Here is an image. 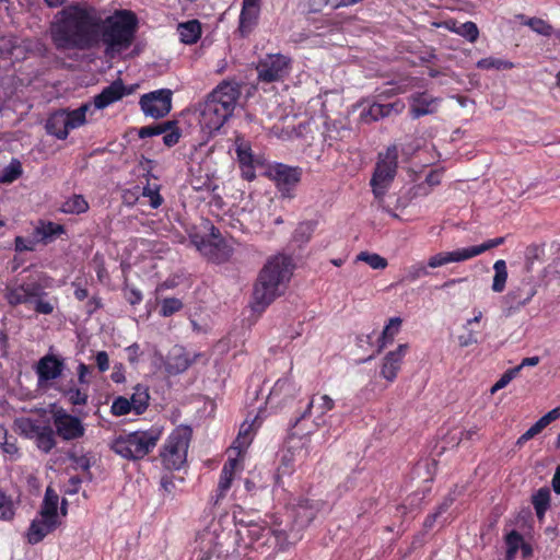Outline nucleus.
<instances>
[{
	"mask_svg": "<svg viewBox=\"0 0 560 560\" xmlns=\"http://www.w3.org/2000/svg\"><path fill=\"white\" fill-rule=\"evenodd\" d=\"M51 25V39L59 50H90L98 47L101 15L91 5L71 4L59 12Z\"/></svg>",
	"mask_w": 560,
	"mask_h": 560,
	"instance_id": "1",
	"label": "nucleus"
},
{
	"mask_svg": "<svg viewBox=\"0 0 560 560\" xmlns=\"http://www.w3.org/2000/svg\"><path fill=\"white\" fill-rule=\"evenodd\" d=\"M291 258L276 255L267 260L260 270L253 291V310L264 312L284 291V283L290 280Z\"/></svg>",
	"mask_w": 560,
	"mask_h": 560,
	"instance_id": "2",
	"label": "nucleus"
},
{
	"mask_svg": "<svg viewBox=\"0 0 560 560\" xmlns=\"http://www.w3.org/2000/svg\"><path fill=\"white\" fill-rule=\"evenodd\" d=\"M97 34L100 44L105 45V51H121L128 49L138 31V18L130 10H118L106 19L101 18Z\"/></svg>",
	"mask_w": 560,
	"mask_h": 560,
	"instance_id": "3",
	"label": "nucleus"
},
{
	"mask_svg": "<svg viewBox=\"0 0 560 560\" xmlns=\"http://www.w3.org/2000/svg\"><path fill=\"white\" fill-rule=\"evenodd\" d=\"M4 300L11 307L25 305L37 315H51L58 307L57 296H50L37 279L27 278L21 283L7 285Z\"/></svg>",
	"mask_w": 560,
	"mask_h": 560,
	"instance_id": "4",
	"label": "nucleus"
},
{
	"mask_svg": "<svg viewBox=\"0 0 560 560\" xmlns=\"http://www.w3.org/2000/svg\"><path fill=\"white\" fill-rule=\"evenodd\" d=\"M314 400L306 405L305 410L295 418L291 424L288 436V450L282 455L280 465L277 468L276 482H280L282 476H290L295 470V462H306L310 456L311 434L313 430L302 428L306 413L313 407Z\"/></svg>",
	"mask_w": 560,
	"mask_h": 560,
	"instance_id": "5",
	"label": "nucleus"
},
{
	"mask_svg": "<svg viewBox=\"0 0 560 560\" xmlns=\"http://www.w3.org/2000/svg\"><path fill=\"white\" fill-rule=\"evenodd\" d=\"M161 427L152 425L149 430H137L116 436L110 448L128 460H140L150 454L162 436Z\"/></svg>",
	"mask_w": 560,
	"mask_h": 560,
	"instance_id": "6",
	"label": "nucleus"
},
{
	"mask_svg": "<svg viewBox=\"0 0 560 560\" xmlns=\"http://www.w3.org/2000/svg\"><path fill=\"white\" fill-rule=\"evenodd\" d=\"M191 435L192 430L188 425H179L171 432L160 452L165 469L178 470L186 463Z\"/></svg>",
	"mask_w": 560,
	"mask_h": 560,
	"instance_id": "7",
	"label": "nucleus"
},
{
	"mask_svg": "<svg viewBox=\"0 0 560 560\" xmlns=\"http://www.w3.org/2000/svg\"><path fill=\"white\" fill-rule=\"evenodd\" d=\"M89 109L90 104H82L75 109L60 108L52 112L45 124L47 133L58 140H66L70 130L86 124V113Z\"/></svg>",
	"mask_w": 560,
	"mask_h": 560,
	"instance_id": "8",
	"label": "nucleus"
},
{
	"mask_svg": "<svg viewBox=\"0 0 560 560\" xmlns=\"http://www.w3.org/2000/svg\"><path fill=\"white\" fill-rule=\"evenodd\" d=\"M398 167V149L390 145L385 153L378 154L374 173L371 178L372 191L376 198H382L393 183Z\"/></svg>",
	"mask_w": 560,
	"mask_h": 560,
	"instance_id": "9",
	"label": "nucleus"
},
{
	"mask_svg": "<svg viewBox=\"0 0 560 560\" xmlns=\"http://www.w3.org/2000/svg\"><path fill=\"white\" fill-rule=\"evenodd\" d=\"M505 242V237L500 236L488 240L480 245H475L466 248H458L453 252H440L431 256L428 260V267L438 268L450 262L465 261L474 258L482 253L490 250L494 247L502 245Z\"/></svg>",
	"mask_w": 560,
	"mask_h": 560,
	"instance_id": "10",
	"label": "nucleus"
},
{
	"mask_svg": "<svg viewBox=\"0 0 560 560\" xmlns=\"http://www.w3.org/2000/svg\"><path fill=\"white\" fill-rule=\"evenodd\" d=\"M303 171L299 166H290L283 163H275L269 165L265 172V176L271 179L281 196L284 198H293L294 190L302 179Z\"/></svg>",
	"mask_w": 560,
	"mask_h": 560,
	"instance_id": "11",
	"label": "nucleus"
},
{
	"mask_svg": "<svg viewBox=\"0 0 560 560\" xmlns=\"http://www.w3.org/2000/svg\"><path fill=\"white\" fill-rule=\"evenodd\" d=\"M291 68V59L288 56L267 54L259 59L256 71L260 82L272 83L283 81L290 74Z\"/></svg>",
	"mask_w": 560,
	"mask_h": 560,
	"instance_id": "12",
	"label": "nucleus"
},
{
	"mask_svg": "<svg viewBox=\"0 0 560 560\" xmlns=\"http://www.w3.org/2000/svg\"><path fill=\"white\" fill-rule=\"evenodd\" d=\"M241 88L235 80H223L208 94L207 98L213 101L224 112V116L231 117L241 96Z\"/></svg>",
	"mask_w": 560,
	"mask_h": 560,
	"instance_id": "13",
	"label": "nucleus"
},
{
	"mask_svg": "<svg viewBox=\"0 0 560 560\" xmlns=\"http://www.w3.org/2000/svg\"><path fill=\"white\" fill-rule=\"evenodd\" d=\"M241 88L235 80H223L208 94L207 98L213 101L224 112V116L231 117L241 96Z\"/></svg>",
	"mask_w": 560,
	"mask_h": 560,
	"instance_id": "14",
	"label": "nucleus"
},
{
	"mask_svg": "<svg viewBox=\"0 0 560 560\" xmlns=\"http://www.w3.org/2000/svg\"><path fill=\"white\" fill-rule=\"evenodd\" d=\"M172 91L156 90L140 97L139 105L145 116L159 119L165 117L172 109Z\"/></svg>",
	"mask_w": 560,
	"mask_h": 560,
	"instance_id": "15",
	"label": "nucleus"
},
{
	"mask_svg": "<svg viewBox=\"0 0 560 560\" xmlns=\"http://www.w3.org/2000/svg\"><path fill=\"white\" fill-rule=\"evenodd\" d=\"M52 423L56 429V434L65 441L78 440L85 433L82 421L78 417L68 413L62 408L52 412Z\"/></svg>",
	"mask_w": 560,
	"mask_h": 560,
	"instance_id": "16",
	"label": "nucleus"
},
{
	"mask_svg": "<svg viewBox=\"0 0 560 560\" xmlns=\"http://www.w3.org/2000/svg\"><path fill=\"white\" fill-rule=\"evenodd\" d=\"M537 294V285L530 280H523L520 285L512 288L503 296V306L508 314L518 312Z\"/></svg>",
	"mask_w": 560,
	"mask_h": 560,
	"instance_id": "17",
	"label": "nucleus"
},
{
	"mask_svg": "<svg viewBox=\"0 0 560 560\" xmlns=\"http://www.w3.org/2000/svg\"><path fill=\"white\" fill-rule=\"evenodd\" d=\"M365 102L369 103V106L363 108L360 113V120L364 124H371L392 115H398L405 108V103L401 100H396L390 103H382L374 98L371 103L369 100Z\"/></svg>",
	"mask_w": 560,
	"mask_h": 560,
	"instance_id": "18",
	"label": "nucleus"
},
{
	"mask_svg": "<svg viewBox=\"0 0 560 560\" xmlns=\"http://www.w3.org/2000/svg\"><path fill=\"white\" fill-rule=\"evenodd\" d=\"M241 468L242 466L238 457H229L228 460L224 463L220 474L217 490L214 494L211 495L210 499V503L213 506L218 505L220 501L225 498L228 491L231 489L236 472L241 470Z\"/></svg>",
	"mask_w": 560,
	"mask_h": 560,
	"instance_id": "19",
	"label": "nucleus"
},
{
	"mask_svg": "<svg viewBox=\"0 0 560 560\" xmlns=\"http://www.w3.org/2000/svg\"><path fill=\"white\" fill-rule=\"evenodd\" d=\"M235 152L242 178L247 182H253L256 178V167L261 165L260 160L253 154L250 144L244 140H236Z\"/></svg>",
	"mask_w": 560,
	"mask_h": 560,
	"instance_id": "20",
	"label": "nucleus"
},
{
	"mask_svg": "<svg viewBox=\"0 0 560 560\" xmlns=\"http://www.w3.org/2000/svg\"><path fill=\"white\" fill-rule=\"evenodd\" d=\"M314 400L313 407L311 408L310 412L306 413L305 419L303 421L302 428L304 430H315L319 427L320 422L318 421L322 419L328 411L332 410L335 408V401L334 399L324 394L317 397V395H314L307 405Z\"/></svg>",
	"mask_w": 560,
	"mask_h": 560,
	"instance_id": "21",
	"label": "nucleus"
},
{
	"mask_svg": "<svg viewBox=\"0 0 560 560\" xmlns=\"http://www.w3.org/2000/svg\"><path fill=\"white\" fill-rule=\"evenodd\" d=\"M65 360L55 354L44 355L36 364V374L40 384L57 380L62 375Z\"/></svg>",
	"mask_w": 560,
	"mask_h": 560,
	"instance_id": "22",
	"label": "nucleus"
},
{
	"mask_svg": "<svg viewBox=\"0 0 560 560\" xmlns=\"http://www.w3.org/2000/svg\"><path fill=\"white\" fill-rule=\"evenodd\" d=\"M229 118L213 101L206 98L200 112V122L203 128L209 132L218 131Z\"/></svg>",
	"mask_w": 560,
	"mask_h": 560,
	"instance_id": "23",
	"label": "nucleus"
},
{
	"mask_svg": "<svg viewBox=\"0 0 560 560\" xmlns=\"http://www.w3.org/2000/svg\"><path fill=\"white\" fill-rule=\"evenodd\" d=\"M130 91L126 88L121 79L113 81L105 86L101 93L94 96V106L97 109H104L109 105L120 101Z\"/></svg>",
	"mask_w": 560,
	"mask_h": 560,
	"instance_id": "24",
	"label": "nucleus"
},
{
	"mask_svg": "<svg viewBox=\"0 0 560 560\" xmlns=\"http://www.w3.org/2000/svg\"><path fill=\"white\" fill-rule=\"evenodd\" d=\"M407 350L408 345L402 343L385 355L381 366V375L388 382H394L396 380Z\"/></svg>",
	"mask_w": 560,
	"mask_h": 560,
	"instance_id": "25",
	"label": "nucleus"
},
{
	"mask_svg": "<svg viewBox=\"0 0 560 560\" xmlns=\"http://www.w3.org/2000/svg\"><path fill=\"white\" fill-rule=\"evenodd\" d=\"M62 234H66L65 225L52 221L39 220L33 230L32 236L36 240L37 244L48 245Z\"/></svg>",
	"mask_w": 560,
	"mask_h": 560,
	"instance_id": "26",
	"label": "nucleus"
},
{
	"mask_svg": "<svg viewBox=\"0 0 560 560\" xmlns=\"http://www.w3.org/2000/svg\"><path fill=\"white\" fill-rule=\"evenodd\" d=\"M58 524V518L49 516H40V520H34L27 530V541L31 545L40 542L57 528Z\"/></svg>",
	"mask_w": 560,
	"mask_h": 560,
	"instance_id": "27",
	"label": "nucleus"
},
{
	"mask_svg": "<svg viewBox=\"0 0 560 560\" xmlns=\"http://www.w3.org/2000/svg\"><path fill=\"white\" fill-rule=\"evenodd\" d=\"M192 362L194 360L189 358L184 348L175 347L167 355L165 370L171 375H177L188 370Z\"/></svg>",
	"mask_w": 560,
	"mask_h": 560,
	"instance_id": "28",
	"label": "nucleus"
},
{
	"mask_svg": "<svg viewBox=\"0 0 560 560\" xmlns=\"http://www.w3.org/2000/svg\"><path fill=\"white\" fill-rule=\"evenodd\" d=\"M260 10L242 8L238 16V26L236 32L241 37H248L257 27Z\"/></svg>",
	"mask_w": 560,
	"mask_h": 560,
	"instance_id": "29",
	"label": "nucleus"
},
{
	"mask_svg": "<svg viewBox=\"0 0 560 560\" xmlns=\"http://www.w3.org/2000/svg\"><path fill=\"white\" fill-rule=\"evenodd\" d=\"M435 98L428 93H416L411 96L410 115L413 119H418L424 115L432 114Z\"/></svg>",
	"mask_w": 560,
	"mask_h": 560,
	"instance_id": "30",
	"label": "nucleus"
},
{
	"mask_svg": "<svg viewBox=\"0 0 560 560\" xmlns=\"http://www.w3.org/2000/svg\"><path fill=\"white\" fill-rule=\"evenodd\" d=\"M61 395L71 406H86L89 401V392L86 387L78 386L73 380L68 385L60 388Z\"/></svg>",
	"mask_w": 560,
	"mask_h": 560,
	"instance_id": "31",
	"label": "nucleus"
},
{
	"mask_svg": "<svg viewBox=\"0 0 560 560\" xmlns=\"http://www.w3.org/2000/svg\"><path fill=\"white\" fill-rule=\"evenodd\" d=\"M177 32L182 43L186 45L196 44L201 37V23L198 20L179 23Z\"/></svg>",
	"mask_w": 560,
	"mask_h": 560,
	"instance_id": "32",
	"label": "nucleus"
},
{
	"mask_svg": "<svg viewBox=\"0 0 560 560\" xmlns=\"http://www.w3.org/2000/svg\"><path fill=\"white\" fill-rule=\"evenodd\" d=\"M129 401L132 402V411L137 416L142 415L148 409L150 402L148 386L143 384H137L133 387V394L131 395Z\"/></svg>",
	"mask_w": 560,
	"mask_h": 560,
	"instance_id": "33",
	"label": "nucleus"
},
{
	"mask_svg": "<svg viewBox=\"0 0 560 560\" xmlns=\"http://www.w3.org/2000/svg\"><path fill=\"white\" fill-rule=\"evenodd\" d=\"M402 320L400 317H392L387 325L384 327L377 346V353H380L387 345L394 341L395 336L399 332Z\"/></svg>",
	"mask_w": 560,
	"mask_h": 560,
	"instance_id": "34",
	"label": "nucleus"
},
{
	"mask_svg": "<svg viewBox=\"0 0 560 560\" xmlns=\"http://www.w3.org/2000/svg\"><path fill=\"white\" fill-rule=\"evenodd\" d=\"M550 498H551V493H550L549 488H547V487H542V488L538 489L532 495V504L535 509L536 516L539 521L544 520L545 514L550 506Z\"/></svg>",
	"mask_w": 560,
	"mask_h": 560,
	"instance_id": "35",
	"label": "nucleus"
},
{
	"mask_svg": "<svg viewBox=\"0 0 560 560\" xmlns=\"http://www.w3.org/2000/svg\"><path fill=\"white\" fill-rule=\"evenodd\" d=\"M58 502L59 495L57 492L51 487H47L39 515L58 518Z\"/></svg>",
	"mask_w": 560,
	"mask_h": 560,
	"instance_id": "36",
	"label": "nucleus"
},
{
	"mask_svg": "<svg viewBox=\"0 0 560 560\" xmlns=\"http://www.w3.org/2000/svg\"><path fill=\"white\" fill-rule=\"evenodd\" d=\"M493 270L494 276L491 289L493 292L501 293L504 291L508 280V268L505 260H497L493 265Z\"/></svg>",
	"mask_w": 560,
	"mask_h": 560,
	"instance_id": "37",
	"label": "nucleus"
},
{
	"mask_svg": "<svg viewBox=\"0 0 560 560\" xmlns=\"http://www.w3.org/2000/svg\"><path fill=\"white\" fill-rule=\"evenodd\" d=\"M476 67L480 70H511L515 67L514 62L497 57H486L477 61Z\"/></svg>",
	"mask_w": 560,
	"mask_h": 560,
	"instance_id": "38",
	"label": "nucleus"
},
{
	"mask_svg": "<svg viewBox=\"0 0 560 560\" xmlns=\"http://www.w3.org/2000/svg\"><path fill=\"white\" fill-rule=\"evenodd\" d=\"M253 440L252 424L243 423L240 432L232 444V450L237 452V457L247 450Z\"/></svg>",
	"mask_w": 560,
	"mask_h": 560,
	"instance_id": "39",
	"label": "nucleus"
},
{
	"mask_svg": "<svg viewBox=\"0 0 560 560\" xmlns=\"http://www.w3.org/2000/svg\"><path fill=\"white\" fill-rule=\"evenodd\" d=\"M60 210L68 214H81L89 210V203L82 195H73L62 203Z\"/></svg>",
	"mask_w": 560,
	"mask_h": 560,
	"instance_id": "40",
	"label": "nucleus"
},
{
	"mask_svg": "<svg viewBox=\"0 0 560 560\" xmlns=\"http://www.w3.org/2000/svg\"><path fill=\"white\" fill-rule=\"evenodd\" d=\"M36 445L44 453H49L56 446L55 432L51 427L44 425L36 436Z\"/></svg>",
	"mask_w": 560,
	"mask_h": 560,
	"instance_id": "41",
	"label": "nucleus"
},
{
	"mask_svg": "<svg viewBox=\"0 0 560 560\" xmlns=\"http://www.w3.org/2000/svg\"><path fill=\"white\" fill-rule=\"evenodd\" d=\"M453 25H454L453 27L448 26V28L452 32L463 36L468 42L475 43L478 39L479 30H478L476 23L468 21V22L460 24L459 26H456L455 22H453Z\"/></svg>",
	"mask_w": 560,
	"mask_h": 560,
	"instance_id": "42",
	"label": "nucleus"
},
{
	"mask_svg": "<svg viewBox=\"0 0 560 560\" xmlns=\"http://www.w3.org/2000/svg\"><path fill=\"white\" fill-rule=\"evenodd\" d=\"M175 126L174 120H167L155 125L141 127L138 131V136L141 139L163 135Z\"/></svg>",
	"mask_w": 560,
	"mask_h": 560,
	"instance_id": "43",
	"label": "nucleus"
},
{
	"mask_svg": "<svg viewBox=\"0 0 560 560\" xmlns=\"http://www.w3.org/2000/svg\"><path fill=\"white\" fill-rule=\"evenodd\" d=\"M22 175V164L18 159H12V161L2 168L0 173V182L1 183H13Z\"/></svg>",
	"mask_w": 560,
	"mask_h": 560,
	"instance_id": "44",
	"label": "nucleus"
},
{
	"mask_svg": "<svg viewBox=\"0 0 560 560\" xmlns=\"http://www.w3.org/2000/svg\"><path fill=\"white\" fill-rule=\"evenodd\" d=\"M524 25H527L535 33L549 37L553 33V27L547 21L540 18H528Z\"/></svg>",
	"mask_w": 560,
	"mask_h": 560,
	"instance_id": "45",
	"label": "nucleus"
},
{
	"mask_svg": "<svg viewBox=\"0 0 560 560\" xmlns=\"http://www.w3.org/2000/svg\"><path fill=\"white\" fill-rule=\"evenodd\" d=\"M357 260L366 262L371 268L380 270L387 267V260L378 254L361 252L357 256Z\"/></svg>",
	"mask_w": 560,
	"mask_h": 560,
	"instance_id": "46",
	"label": "nucleus"
},
{
	"mask_svg": "<svg viewBox=\"0 0 560 560\" xmlns=\"http://www.w3.org/2000/svg\"><path fill=\"white\" fill-rule=\"evenodd\" d=\"M15 515L12 499L0 490V520L11 521Z\"/></svg>",
	"mask_w": 560,
	"mask_h": 560,
	"instance_id": "47",
	"label": "nucleus"
},
{
	"mask_svg": "<svg viewBox=\"0 0 560 560\" xmlns=\"http://www.w3.org/2000/svg\"><path fill=\"white\" fill-rule=\"evenodd\" d=\"M132 411V402L124 396H117L110 406L112 415L121 417Z\"/></svg>",
	"mask_w": 560,
	"mask_h": 560,
	"instance_id": "48",
	"label": "nucleus"
},
{
	"mask_svg": "<svg viewBox=\"0 0 560 560\" xmlns=\"http://www.w3.org/2000/svg\"><path fill=\"white\" fill-rule=\"evenodd\" d=\"M505 544L508 558H512L524 544L523 536L517 530H511L505 537Z\"/></svg>",
	"mask_w": 560,
	"mask_h": 560,
	"instance_id": "49",
	"label": "nucleus"
},
{
	"mask_svg": "<svg viewBox=\"0 0 560 560\" xmlns=\"http://www.w3.org/2000/svg\"><path fill=\"white\" fill-rule=\"evenodd\" d=\"M142 196L148 198L149 205L153 209H158L163 203V197L160 195V187L158 185L148 184L142 189Z\"/></svg>",
	"mask_w": 560,
	"mask_h": 560,
	"instance_id": "50",
	"label": "nucleus"
},
{
	"mask_svg": "<svg viewBox=\"0 0 560 560\" xmlns=\"http://www.w3.org/2000/svg\"><path fill=\"white\" fill-rule=\"evenodd\" d=\"M183 308V303L176 298H166L161 303L160 314L163 317H170Z\"/></svg>",
	"mask_w": 560,
	"mask_h": 560,
	"instance_id": "51",
	"label": "nucleus"
},
{
	"mask_svg": "<svg viewBox=\"0 0 560 560\" xmlns=\"http://www.w3.org/2000/svg\"><path fill=\"white\" fill-rule=\"evenodd\" d=\"M453 503V499H445L436 509V511L434 513H431L429 515H427V517L424 518V522H423V527L425 530H430L433 528L438 517L443 514L444 512H446L448 510V508L452 505Z\"/></svg>",
	"mask_w": 560,
	"mask_h": 560,
	"instance_id": "52",
	"label": "nucleus"
},
{
	"mask_svg": "<svg viewBox=\"0 0 560 560\" xmlns=\"http://www.w3.org/2000/svg\"><path fill=\"white\" fill-rule=\"evenodd\" d=\"M545 424L539 419L536 421L526 432H524L516 441V446L522 447L527 441L535 438L537 434H539L544 429Z\"/></svg>",
	"mask_w": 560,
	"mask_h": 560,
	"instance_id": "53",
	"label": "nucleus"
},
{
	"mask_svg": "<svg viewBox=\"0 0 560 560\" xmlns=\"http://www.w3.org/2000/svg\"><path fill=\"white\" fill-rule=\"evenodd\" d=\"M520 371L521 366H515L504 372L502 376L497 381V383L492 386L491 392L494 393L499 389L504 388L520 373Z\"/></svg>",
	"mask_w": 560,
	"mask_h": 560,
	"instance_id": "54",
	"label": "nucleus"
},
{
	"mask_svg": "<svg viewBox=\"0 0 560 560\" xmlns=\"http://www.w3.org/2000/svg\"><path fill=\"white\" fill-rule=\"evenodd\" d=\"M93 371L91 365L80 362L77 368L78 383L80 386L89 387L91 384L90 375Z\"/></svg>",
	"mask_w": 560,
	"mask_h": 560,
	"instance_id": "55",
	"label": "nucleus"
},
{
	"mask_svg": "<svg viewBox=\"0 0 560 560\" xmlns=\"http://www.w3.org/2000/svg\"><path fill=\"white\" fill-rule=\"evenodd\" d=\"M37 245L36 240L32 236V240H27L23 236H16L14 240V249L16 252H33Z\"/></svg>",
	"mask_w": 560,
	"mask_h": 560,
	"instance_id": "56",
	"label": "nucleus"
},
{
	"mask_svg": "<svg viewBox=\"0 0 560 560\" xmlns=\"http://www.w3.org/2000/svg\"><path fill=\"white\" fill-rule=\"evenodd\" d=\"M427 275L428 270L425 266H423L422 264H416L408 268L406 279L412 282Z\"/></svg>",
	"mask_w": 560,
	"mask_h": 560,
	"instance_id": "57",
	"label": "nucleus"
},
{
	"mask_svg": "<svg viewBox=\"0 0 560 560\" xmlns=\"http://www.w3.org/2000/svg\"><path fill=\"white\" fill-rule=\"evenodd\" d=\"M110 380L115 384H122L126 382V370L121 362H117L113 366V371L110 374Z\"/></svg>",
	"mask_w": 560,
	"mask_h": 560,
	"instance_id": "58",
	"label": "nucleus"
},
{
	"mask_svg": "<svg viewBox=\"0 0 560 560\" xmlns=\"http://www.w3.org/2000/svg\"><path fill=\"white\" fill-rule=\"evenodd\" d=\"M175 125H177L176 121H175ZM163 135H164L163 142L167 147L175 145L179 141V138H180V132H179L177 126H174L172 129H168V131L164 132Z\"/></svg>",
	"mask_w": 560,
	"mask_h": 560,
	"instance_id": "59",
	"label": "nucleus"
},
{
	"mask_svg": "<svg viewBox=\"0 0 560 560\" xmlns=\"http://www.w3.org/2000/svg\"><path fill=\"white\" fill-rule=\"evenodd\" d=\"M96 368L101 373L106 372L109 369V357L104 350L96 352L95 354Z\"/></svg>",
	"mask_w": 560,
	"mask_h": 560,
	"instance_id": "60",
	"label": "nucleus"
},
{
	"mask_svg": "<svg viewBox=\"0 0 560 560\" xmlns=\"http://www.w3.org/2000/svg\"><path fill=\"white\" fill-rule=\"evenodd\" d=\"M478 342V332L474 330H468L467 334L460 335L458 337V343L460 347L465 348Z\"/></svg>",
	"mask_w": 560,
	"mask_h": 560,
	"instance_id": "61",
	"label": "nucleus"
},
{
	"mask_svg": "<svg viewBox=\"0 0 560 560\" xmlns=\"http://www.w3.org/2000/svg\"><path fill=\"white\" fill-rule=\"evenodd\" d=\"M1 447L4 453L10 454V455H14L19 452V447L16 445V439L13 436H8L1 444Z\"/></svg>",
	"mask_w": 560,
	"mask_h": 560,
	"instance_id": "62",
	"label": "nucleus"
},
{
	"mask_svg": "<svg viewBox=\"0 0 560 560\" xmlns=\"http://www.w3.org/2000/svg\"><path fill=\"white\" fill-rule=\"evenodd\" d=\"M398 91L395 88H388L382 91H378L373 97L382 103L397 95Z\"/></svg>",
	"mask_w": 560,
	"mask_h": 560,
	"instance_id": "63",
	"label": "nucleus"
},
{
	"mask_svg": "<svg viewBox=\"0 0 560 560\" xmlns=\"http://www.w3.org/2000/svg\"><path fill=\"white\" fill-rule=\"evenodd\" d=\"M560 418V406L553 408L544 415L540 420L545 424V427L549 425L551 422Z\"/></svg>",
	"mask_w": 560,
	"mask_h": 560,
	"instance_id": "64",
	"label": "nucleus"
}]
</instances>
